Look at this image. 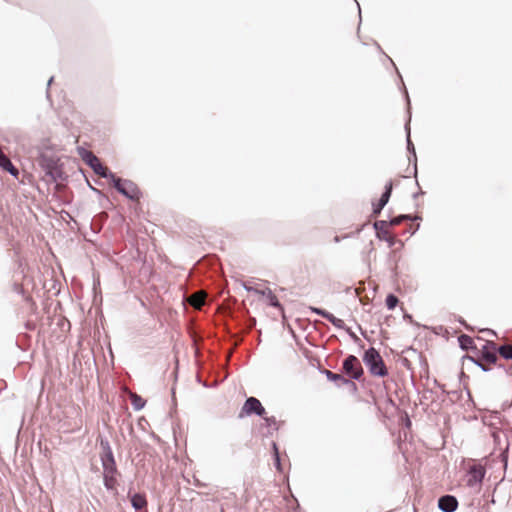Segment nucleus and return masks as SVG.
Listing matches in <instances>:
<instances>
[{
  "label": "nucleus",
  "mask_w": 512,
  "mask_h": 512,
  "mask_svg": "<svg viewBox=\"0 0 512 512\" xmlns=\"http://www.w3.org/2000/svg\"><path fill=\"white\" fill-rule=\"evenodd\" d=\"M422 194H424L423 191L416 192L413 194V198L416 199L419 195H422Z\"/></svg>",
  "instance_id": "79ce46f5"
},
{
  "label": "nucleus",
  "mask_w": 512,
  "mask_h": 512,
  "mask_svg": "<svg viewBox=\"0 0 512 512\" xmlns=\"http://www.w3.org/2000/svg\"><path fill=\"white\" fill-rule=\"evenodd\" d=\"M406 425L409 427L411 425V421L409 419H407V423Z\"/></svg>",
  "instance_id": "5fc2aeb1"
},
{
  "label": "nucleus",
  "mask_w": 512,
  "mask_h": 512,
  "mask_svg": "<svg viewBox=\"0 0 512 512\" xmlns=\"http://www.w3.org/2000/svg\"><path fill=\"white\" fill-rule=\"evenodd\" d=\"M321 373L324 374L329 381L335 383L337 387H341L342 383L345 382V377L342 374L334 373L326 369L322 370Z\"/></svg>",
  "instance_id": "6ab92c4d"
},
{
  "label": "nucleus",
  "mask_w": 512,
  "mask_h": 512,
  "mask_svg": "<svg viewBox=\"0 0 512 512\" xmlns=\"http://www.w3.org/2000/svg\"><path fill=\"white\" fill-rule=\"evenodd\" d=\"M263 419V423L260 425V430L263 437H271L275 431L279 430V426L274 416L261 417Z\"/></svg>",
  "instance_id": "f8f14e48"
},
{
  "label": "nucleus",
  "mask_w": 512,
  "mask_h": 512,
  "mask_svg": "<svg viewBox=\"0 0 512 512\" xmlns=\"http://www.w3.org/2000/svg\"><path fill=\"white\" fill-rule=\"evenodd\" d=\"M405 132H406V145H407V151L409 153V162H413L414 167V176L417 175V156H416V150L414 147V144L410 137V118L405 124Z\"/></svg>",
  "instance_id": "ddd939ff"
},
{
  "label": "nucleus",
  "mask_w": 512,
  "mask_h": 512,
  "mask_svg": "<svg viewBox=\"0 0 512 512\" xmlns=\"http://www.w3.org/2000/svg\"><path fill=\"white\" fill-rule=\"evenodd\" d=\"M77 152L85 164L88 165L96 175L107 180L113 177L114 173L103 166L99 158L93 152L84 147H78Z\"/></svg>",
  "instance_id": "7ed1b4c3"
},
{
  "label": "nucleus",
  "mask_w": 512,
  "mask_h": 512,
  "mask_svg": "<svg viewBox=\"0 0 512 512\" xmlns=\"http://www.w3.org/2000/svg\"><path fill=\"white\" fill-rule=\"evenodd\" d=\"M458 505V499L451 494H445L438 499V508L442 512H455Z\"/></svg>",
  "instance_id": "9b49d317"
},
{
  "label": "nucleus",
  "mask_w": 512,
  "mask_h": 512,
  "mask_svg": "<svg viewBox=\"0 0 512 512\" xmlns=\"http://www.w3.org/2000/svg\"><path fill=\"white\" fill-rule=\"evenodd\" d=\"M355 379H350V378H346L345 377V382L342 383V386H348L349 389L353 392V393H356L358 388H357V385L356 383L354 382Z\"/></svg>",
  "instance_id": "cd10ccee"
},
{
  "label": "nucleus",
  "mask_w": 512,
  "mask_h": 512,
  "mask_svg": "<svg viewBox=\"0 0 512 512\" xmlns=\"http://www.w3.org/2000/svg\"><path fill=\"white\" fill-rule=\"evenodd\" d=\"M465 360H468L472 363H474L476 365V363H480V358H479V355L477 354V357H473V356H470V355H464L462 357V361L464 362Z\"/></svg>",
  "instance_id": "473e14b6"
},
{
  "label": "nucleus",
  "mask_w": 512,
  "mask_h": 512,
  "mask_svg": "<svg viewBox=\"0 0 512 512\" xmlns=\"http://www.w3.org/2000/svg\"><path fill=\"white\" fill-rule=\"evenodd\" d=\"M14 290H15L17 293H19V294H20V293H23V288H22V286H21V285H19V284H15V285H14Z\"/></svg>",
  "instance_id": "58836bf2"
},
{
  "label": "nucleus",
  "mask_w": 512,
  "mask_h": 512,
  "mask_svg": "<svg viewBox=\"0 0 512 512\" xmlns=\"http://www.w3.org/2000/svg\"><path fill=\"white\" fill-rule=\"evenodd\" d=\"M390 226L389 221L386 220H377L373 223V228L375 231H379L381 229H387Z\"/></svg>",
  "instance_id": "bb28decb"
},
{
  "label": "nucleus",
  "mask_w": 512,
  "mask_h": 512,
  "mask_svg": "<svg viewBox=\"0 0 512 512\" xmlns=\"http://www.w3.org/2000/svg\"><path fill=\"white\" fill-rule=\"evenodd\" d=\"M404 319L405 320H409L411 322L412 321V316L410 314H405L404 315Z\"/></svg>",
  "instance_id": "37998d69"
},
{
  "label": "nucleus",
  "mask_w": 512,
  "mask_h": 512,
  "mask_svg": "<svg viewBox=\"0 0 512 512\" xmlns=\"http://www.w3.org/2000/svg\"><path fill=\"white\" fill-rule=\"evenodd\" d=\"M0 168H2L4 171L9 173L14 178H18V176H19L18 168L12 163L10 158L1 150H0Z\"/></svg>",
  "instance_id": "dca6fc26"
},
{
  "label": "nucleus",
  "mask_w": 512,
  "mask_h": 512,
  "mask_svg": "<svg viewBox=\"0 0 512 512\" xmlns=\"http://www.w3.org/2000/svg\"><path fill=\"white\" fill-rule=\"evenodd\" d=\"M409 217L411 218L409 221L411 222H415V221H420L422 220V217L418 214H415V215H412V214H409Z\"/></svg>",
  "instance_id": "4c0bfd02"
},
{
  "label": "nucleus",
  "mask_w": 512,
  "mask_h": 512,
  "mask_svg": "<svg viewBox=\"0 0 512 512\" xmlns=\"http://www.w3.org/2000/svg\"><path fill=\"white\" fill-rule=\"evenodd\" d=\"M458 322L463 325L467 330H472V328L466 323V321L462 317H458Z\"/></svg>",
  "instance_id": "e433bc0d"
},
{
  "label": "nucleus",
  "mask_w": 512,
  "mask_h": 512,
  "mask_svg": "<svg viewBox=\"0 0 512 512\" xmlns=\"http://www.w3.org/2000/svg\"><path fill=\"white\" fill-rule=\"evenodd\" d=\"M399 303V299L396 295H394L393 293H389L387 296H386V299H385V305L387 307L388 310H393L396 308V306L398 305Z\"/></svg>",
  "instance_id": "5701e85b"
},
{
  "label": "nucleus",
  "mask_w": 512,
  "mask_h": 512,
  "mask_svg": "<svg viewBox=\"0 0 512 512\" xmlns=\"http://www.w3.org/2000/svg\"><path fill=\"white\" fill-rule=\"evenodd\" d=\"M458 343H459V347L463 351H469V350L477 351V347L474 343V340L467 334H461L460 336H458Z\"/></svg>",
  "instance_id": "a211bd4d"
},
{
  "label": "nucleus",
  "mask_w": 512,
  "mask_h": 512,
  "mask_svg": "<svg viewBox=\"0 0 512 512\" xmlns=\"http://www.w3.org/2000/svg\"><path fill=\"white\" fill-rule=\"evenodd\" d=\"M387 402H388L389 404H393V403H394V401H393L392 399H390V398H388V399H387Z\"/></svg>",
  "instance_id": "603ef678"
},
{
  "label": "nucleus",
  "mask_w": 512,
  "mask_h": 512,
  "mask_svg": "<svg viewBox=\"0 0 512 512\" xmlns=\"http://www.w3.org/2000/svg\"><path fill=\"white\" fill-rule=\"evenodd\" d=\"M195 485H196L197 487H203V486H204V484H203V483H201L199 480H195Z\"/></svg>",
  "instance_id": "c03bdc74"
},
{
  "label": "nucleus",
  "mask_w": 512,
  "mask_h": 512,
  "mask_svg": "<svg viewBox=\"0 0 512 512\" xmlns=\"http://www.w3.org/2000/svg\"><path fill=\"white\" fill-rule=\"evenodd\" d=\"M486 469L481 464H474L469 467L467 472V486L474 487L477 484H481L485 478Z\"/></svg>",
  "instance_id": "1a4fd4ad"
},
{
  "label": "nucleus",
  "mask_w": 512,
  "mask_h": 512,
  "mask_svg": "<svg viewBox=\"0 0 512 512\" xmlns=\"http://www.w3.org/2000/svg\"><path fill=\"white\" fill-rule=\"evenodd\" d=\"M369 245H370V252H372V251L374 250V248H373V243H372V242H370V244H369Z\"/></svg>",
  "instance_id": "3c124183"
},
{
  "label": "nucleus",
  "mask_w": 512,
  "mask_h": 512,
  "mask_svg": "<svg viewBox=\"0 0 512 512\" xmlns=\"http://www.w3.org/2000/svg\"><path fill=\"white\" fill-rule=\"evenodd\" d=\"M410 219L411 218L409 217V214H400L395 217H392L389 220V224H390V226H397V225L401 224L402 222L408 221Z\"/></svg>",
  "instance_id": "b1692460"
},
{
  "label": "nucleus",
  "mask_w": 512,
  "mask_h": 512,
  "mask_svg": "<svg viewBox=\"0 0 512 512\" xmlns=\"http://www.w3.org/2000/svg\"><path fill=\"white\" fill-rule=\"evenodd\" d=\"M273 461H274V466H275V468H276L279 472H282L283 468H282V464H281V457H280V454H277V455L273 456Z\"/></svg>",
  "instance_id": "2f4dec72"
},
{
  "label": "nucleus",
  "mask_w": 512,
  "mask_h": 512,
  "mask_svg": "<svg viewBox=\"0 0 512 512\" xmlns=\"http://www.w3.org/2000/svg\"><path fill=\"white\" fill-rule=\"evenodd\" d=\"M476 366H478L483 372H489L491 370L490 365L482 361H480V363H476Z\"/></svg>",
  "instance_id": "f704fd0d"
},
{
  "label": "nucleus",
  "mask_w": 512,
  "mask_h": 512,
  "mask_svg": "<svg viewBox=\"0 0 512 512\" xmlns=\"http://www.w3.org/2000/svg\"><path fill=\"white\" fill-rule=\"evenodd\" d=\"M205 302V296L202 294H194L189 298V303L196 309H200Z\"/></svg>",
  "instance_id": "4be33fe9"
},
{
  "label": "nucleus",
  "mask_w": 512,
  "mask_h": 512,
  "mask_svg": "<svg viewBox=\"0 0 512 512\" xmlns=\"http://www.w3.org/2000/svg\"><path fill=\"white\" fill-rule=\"evenodd\" d=\"M89 187H90L94 192H96V193H98V194H101V191H100L99 189H96V188L92 187L90 184H89Z\"/></svg>",
  "instance_id": "a18cd8bd"
},
{
  "label": "nucleus",
  "mask_w": 512,
  "mask_h": 512,
  "mask_svg": "<svg viewBox=\"0 0 512 512\" xmlns=\"http://www.w3.org/2000/svg\"><path fill=\"white\" fill-rule=\"evenodd\" d=\"M387 58H388V59H389V61H391V63L395 66V64H394V63H393V61H392V58H389L388 56H387Z\"/></svg>",
  "instance_id": "6e6d98bb"
},
{
  "label": "nucleus",
  "mask_w": 512,
  "mask_h": 512,
  "mask_svg": "<svg viewBox=\"0 0 512 512\" xmlns=\"http://www.w3.org/2000/svg\"><path fill=\"white\" fill-rule=\"evenodd\" d=\"M498 354L505 360H512V345L504 344L497 347Z\"/></svg>",
  "instance_id": "412c9836"
},
{
  "label": "nucleus",
  "mask_w": 512,
  "mask_h": 512,
  "mask_svg": "<svg viewBox=\"0 0 512 512\" xmlns=\"http://www.w3.org/2000/svg\"><path fill=\"white\" fill-rule=\"evenodd\" d=\"M334 241H335L336 243L340 242V237H339V236H335V237H334Z\"/></svg>",
  "instance_id": "09e8293b"
},
{
  "label": "nucleus",
  "mask_w": 512,
  "mask_h": 512,
  "mask_svg": "<svg viewBox=\"0 0 512 512\" xmlns=\"http://www.w3.org/2000/svg\"><path fill=\"white\" fill-rule=\"evenodd\" d=\"M97 443L101 448L99 457L103 471L107 470L108 472H111L112 470H118L116 460L108 438L102 434H98Z\"/></svg>",
  "instance_id": "39448f33"
},
{
  "label": "nucleus",
  "mask_w": 512,
  "mask_h": 512,
  "mask_svg": "<svg viewBox=\"0 0 512 512\" xmlns=\"http://www.w3.org/2000/svg\"><path fill=\"white\" fill-rule=\"evenodd\" d=\"M252 415H256L260 418L266 415V409L260 400L253 396L246 398L238 417L242 419Z\"/></svg>",
  "instance_id": "0eeeda50"
},
{
  "label": "nucleus",
  "mask_w": 512,
  "mask_h": 512,
  "mask_svg": "<svg viewBox=\"0 0 512 512\" xmlns=\"http://www.w3.org/2000/svg\"><path fill=\"white\" fill-rule=\"evenodd\" d=\"M419 228H420V224H417V225L414 227V229L411 231V234H412V235H413V234H415V233H416V231H418V230H419Z\"/></svg>",
  "instance_id": "a19ab883"
},
{
  "label": "nucleus",
  "mask_w": 512,
  "mask_h": 512,
  "mask_svg": "<svg viewBox=\"0 0 512 512\" xmlns=\"http://www.w3.org/2000/svg\"><path fill=\"white\" fill-rule=\"evenodd\" d=\"M342 375H346V378L355 379L360 382L364 376V369L355 355H348L342 362L341 368Z\"/></svg>",
  "instance_id": "423d86ee"
},
{
  "label": "nucleus",
  "mask_w": 512,
  "mask_h": 512,
  "mask_svg": "<svg viewBox=\"0 0 512 512\" xmlns=\"http://www.w3.org/2000/svg\"><path fill=\"white\" fill-rule=\"evenodd\" d=\"M146 401L138 394H131V405L135 411H140L144 408Z\"/></svg>",
  "instance_id": "aec40b11"
},
{
  "label": "nucleus",
  "mask_w": 512,
  "mask_h": 512,
  "mask_svg": "<svg viewBox=\"0 0 512 512\" xmlns=\"http://www.w3.org/2000/svg\"><path fill=\"white\" fill-rule=\"evenodd\" d=\"M434 383H435V385H437L439 388H441V389H442V391H443L444 393H446V391H445V389H444V385L440 384L437 380H434Z\"/></svg>",
  "instance_id": "ea45409f"
},
{
  "label": "nucleus",
  "mask_w": 512,
  "mask_h": 512,
  "mask_svg": "<svg viewBox=\"0 0 512 512\" xmlns=\"http://www.w3.org/2000/svg\"><path fill=\"white\" fill-rule=\"evenodd\" d=\"M53 80H54V77H53V76L49 78V80H48V82H47V86H48V87L52 84Z\"/></svg>",
  "instance_id": "49530a36"
},
{
  "label": "nucleus",
  "mask_w": 512,
  "mask_h": 512,
  "mask_svg": "<svg viewBox=\"0 0 512 512\" xmlns=\"http://www.w3.org/2000/svg\"><path fill=\"white\" fill-rule=\"evenodd\" d=\"M460 377H461V378H462V377H466V375H465V373H464L463 371L460 373Z\"/></svg>",
  "instance_id": "864d4df0"
},
{
  "label": "nucleus",
  "mask_w": 512,
  "mask_h": 512,
  "mask_svg": "<svg viewBox=\"0 0 512 512\" xmlns=\"http://www.w3.org/2000/svg\"><path fill=\"white\" fill-rule=\"evenodd\" d=\"M38 165L53 182L65 178L62 167L59 165V159L55 156L41 153L38 158Z\"/></svg>",
  "instance_id": "20e7f679"
},
{
  "label": "nucleus",
  "mask_w": 512,
  "mask_h": 512,
  "mask_svg": "<svg viewBox=\"0 0 512 512\" xmlns=\"http://www.w3.org/2000/svg\"><path fill=\"white\" fill-rule=\"evenodd\" d=\"M109 181L119 194L131 201H139L142 197L141 190L132 180L123 179L113 174Z\"/></svg>",
  "instance_id": "f03ea898"
},
{
  "label": "nucleus",
  "mask_w": 512,
  "mask_h": 512,
  "mask_svg": "<svg viewBox=\"0 0 512 512\" xmlns=\"http://www.w3.org/2000/svg\"><path fill=\"white\" fill-rule=\"evenodd\" d=\"M359 330H360V332H361V335H363V336L366 338L365 332L363 331V329L361 328V326H359Z\"/></svg>",
  "instance_id": "de8ad7c7"
},
{
  "label": "nucleus",
  "mask_w": 512,
  "mask_h": 512,
  "mask_svg": "<svg viewBox=\"0 0 512 512\" xmlns=\"http://www.w3.org/2000/svg\"><path fill=\"white\" fill-rule=\"evenodd\" d=\"M310 311L314 314H317L319 316H322L323 318H325L326 320L329 319V317L331 316L332 313H330L329 311L325 310V309H322V308H319V307H313V306H310L309 307Z\"/></svg>",
  "instance_id": "a878e982"
},
{
  "label": "nucleus",
  "mask_w": 512,
  "mask_h": 512,
  "mask_svg": "<svg viewBox=\"0 0 512 512\" xmlns=\"http://www.w3.org/2000/svg\"><path fill=\"white\" fill-rule=\"evenodd\" d=\"M244 288L246 291L250 292V291H254L256 293H260V291L252 288V287H249L247 285L244 284ZM261 294L263 296H266L267 298V301H268V305L271 306V307H274V308H279V309H282V305L280 303V301L278 300V298L276 297V295L272 292L271 289L267 288L265 291H261Z\"/></svg>",
  "instance_id": "f3484780"
},
{
  "label": "nucleus",
  "mask_w": 512,
  "mask_h": 512,
  "mask_svg": "<svg viewBox=\"0 0 512 512\" xmlns=\"http://www.w3.org/2000/svg\"><path fill=\"white\" fill-rule=\"evenodd\" d=\"M363 362L372 376L383 378L388 375V369L379 351L369 347L363 355Z\"/></svg>",
  "instance_id": "f257e3e1"
},
{
  "label": "nucleus",
  "mask_w": 512,
  "mask_h": 512,
  "mask_svg": "<svg viewBox=\"0 0 512 512\" xmlns=\"http://www.w3.org/2000/svg\"><path fill=\"white\" fill-rule=\"evenodd\" d=\"M119 474L118 470H112L108 472L107 470L103 471V485L108 491H112L117 494V475Z\"/></svg>",
  "instance_id": "2eb2a0df"
},
{
  "label": "nucleus",
  "mask_w": 512,
  "mask_h": 512,
  "mask_svg": "<svg viewBox=\"0 0 512 512\" xmlns=\"http://www.w3.org/2000/svg\"><path fill=\"white\" fill-rule=\"evenodd\" d=\"M375 235L380 241H384V238H387V236H389L388 228L375 231Z\"/></svg>",
  "instance_id": "7c9ffc66"
},
{
  "label": "nucleus",
  "mask_w": 512,
  "mask_h": 512,
  "mask_svg": "<svg viewBox=\"0 0 512 512\" xmlns=\"http://www.w3.org/2000/svg\"><path fill=\"white\" fill-rule=\"evenodd\" d=\"M271 446H272V455H273V456H275V455H277V454H280V452H279V449H278V446H277V443H276V442H274V441H273V442H272V444H271Z\"/></svg>",
  "instance_id": "c9c22d12"
},
{
  "label": "nucleus",
  "mask_w": 512,
  "mask_h": 512,
  "mask_svg": "<svg viewBox=\"0 0 512 512\" xmlns=\"http://www.w3.org/2000/svg\"><path fill=\"white\" fill-rule=\"evenodd\" d=\"M128 496L130 498V503L132 508L135 511H142L143 509L147 508L148 501L143 493H133L131 494V489L128 492Z\"/></svg>",
  "instance_id": "4468645a"
},
{
  "label": "nucleus",
  "mask_w": 512,
  "mask_h": 512,
  "mask_svg": "<svg viewBox=\"0 0 512 512\" xmlns=\"http://www.w3.org/2000/svg\"><path fill=\"white\" fill-rule=\"evenodd\" d=\"M357 7H358V10H359V17L361 18V9H360V4L357 3Z\"/></svg>",
  "instance_id": "8fccbe9b"
},
{
  "label": "nucleus",
  "mask_w": 512,
  "mask_h": 512,
  "mask_svg": "<svg viewBox=\"0 0 512 512\" xmlns=\"http://www.w3.org/2000/svg\"><path fill=\"white\" fill-rule=\"evenodd\" d=\"M328 321L338 329L345 330L347 327L342 319L335 317L333 314H331Z\"/></svg>",
  "instance_id": "393cba45"
},
{
  "label": "nucleus",
  "mask_w": 512,
  "mask_h": 512,
  "mask_svg": "<svg viewBox=\"0 0 512 512\" xmlns=\"http://www.w3.org/2000/svg\"><path fill=\"white\" fill-rule=\"evenodd\" d=\"M345 331H346V333L349 335V337H350V338H351L355 343H358V344L360 345V347H363V345H362V344H360V343H361L360 338H359V337H358V336H357V335H356V334L351 330V328H350V327H348V326H347V327L345 328Z\"/></svg>",
  "instance_id": "c85d7f7f"
},
{
  "label": "nucleus",
  "mask_w": 512,
  "mask_h": 512,
  "mask_svg": "<svg viewBox=\"0 0 512 512\" xmlns=\"http://www.w3.org/2000/svg\"><path fill=\"white\" fill-rule=\"evenodd\" d=\"M393 191V183L392 181H388L384 186V191L382 192L379 200L376 203H372V213L377 216L381 213L383 208L387 205L390 200L391 194Z\"/></svg>",
  "instance_id": "9d476101"
},
{
  "label": "nucleus",
  "mask_w": 512,
  "mask_h": 512,
  "mask_svg": "<svg viewBox=\"0 0 512 512\" xmlns=\"http://www.w3.org/2000/svg\"><path fill=\"white\" fill-rule=\"evenodd\" d=\"M384 241L388 244L389 248H392L396 244V237L389 234L387 238H384Z\"/></svg>",
  "instance_id": "72a5a7b5"
},
{
  "label": "nucleus",
  "mask_w": 512,
  "mask_h": 512,
  "mask_svg": "<svg viewBox=\"0 0 512 512\" xmlns=\"http://www.w3.org/2000/svg\"><path fill=\"white\" fill-rule=\"evenodd\" d=\"M397 73H398V76H399V78L401 80V83H402L403 93H404V96H405V99H406V102H407V106H408V110H409L410 109V98H409V95H408V91H407V89H406V87L404 85L403 79H402L399 71H397Z\"/></svg>",
  "instance_id": "c756f323"
},
{
  "label": "nucleus",
  "mask_w": 512,
  "mask_h": 512,
  "mask_svg": "<svg viewBox=\"0 0 512 512\" xmlns=\"http://www.w3.org/2000/svg\"><path fill=\"white\" fill-rule=\"evenodd\" d=\"M476 352L479 355L480 361L486 364L495 365L498 361L497 345L493 341L487 340L481 350L477 349Z\"/></svg>",
  "instance_id": "6e6552de"
}]
</instances>
